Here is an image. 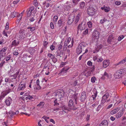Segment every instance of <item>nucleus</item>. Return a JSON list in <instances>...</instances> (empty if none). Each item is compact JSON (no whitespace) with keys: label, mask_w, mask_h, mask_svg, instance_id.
Here are the masks:
<instances>
[{"label":"nucleus","mask_w":126,"mask_h":126,"mask_svg":"<svg viewBox=\"0 0 126 126\" xmlns=\"http://www.w3.org/2000/svg\"><path fill=\"white\" fill-rule=\"evenodd\" d=\"M80 0H73V2L75 4H77L78 3V2Z\"/></svg>","instance_id":"49"},{"label":"nucleus","mask_w":126,"mask_h":126,"mask_svg":"<svg viewBox=\"0 0 126 126\" xmlns=\"http://www.w3.org/2000/svg\"><path fill=\"white\" fill-rule=\"evenodd\" d=\"M45 104V103L43 102H41L40 103L37 105L38 107L43 106Z\"/></svg>","instance_id":"40"},{"label":"nucleus","mask_w":126,"mask_h":126,"mask_svg":"<svg viewBox=\"0 0 126 126\" xmlns=\"http://www.w3.org/2000/svg\"><path fill=\"white\" fill-rule=\"evenodd\" d=\"M9 23L8 22H7L6 24V25L5 27V29L6 30H8L9 29Z\"/></svg>","instance_id":"54"},{"label":"nucleus","mask_w":126,"mask_h":126,"mask_svg":"<svg viewBox=\"0 0 126 126\" xmlns=\"http://www.w3.org/2000/svg\"><path fill=\"white\" fill-rule=\"evenodd\" d=\"M103 47V45L101 44L99 45H97L96 47H95V50L96 51V52H98L99 50L101 48Z\"/></svg>","instance_id":"24"},{"label":"nucleus","mask_w":126,"mask_h":126,"mask_svg":"<svg viewBox=\"0 0 126 126\" xmlns=\"http://www.w3.org/2000/svg\"><path fill=\"white\" fill-rule=\"evenodd\" d=\"M26 88V83L21 82L18 86V90H23Z\"/></svg>","instance_id":"9"},{"label":"nucleus","mask_w":126,"mask_h":126,"mask_svg":"<svg viewBox=\"0 0 126 126\" xmlns=\"http://www.w3.org/2000/svg\"><path fill=\"white\" fill-rule=\"evenodd\" d=\"M88 29H86L84 32H83V34L84 35H86L88 33Z\"/></svg>","instance_id":"55"},{"label":"nucleus","mask_w":126,"mask_h":126,"mask_svg":"<svg viewBox=\"0 0 126 126\" xmlns=\"http://www.w3.org/2000/svg\"><path fill=\"white\" fill-rule=\"evenodd\" d=\"M84 47L82 43H81L78 46L77 49V53L78 54H80L81 53L82 49Z\"/></svg>","instance_id":"8"},{"label":"nucleus","mask_w":126,"mask_h":126,"mask_svg":"<svg viewBox=\"0 0 126 126\" xmlns=\"http://www.w3.org/2000/svg\"><path fill=\"white\" fill-rule=\"evenodd\" d=\"M96 79L95 77H93L91 78V81L93 83H94Z\"/></svg>","instance_id":"44"},{"label":"nucleus","mask_w":126,"mask_h":126,"mask_svg":"<svg viewBox=\"0 0 126 126\" xmlns=\"http://www.w3.org/2000/svg\"><path fill=\"white\" fill-rule=\"evenodd\" d=\"M110 63L108 60L104 61L103 62V66L104 68L108 67Z\"/></svg>","instance_id":"18"},{"label":"nucleus","mask_w":126,"mask_h":126,"mask_svg":"<svg viewBox=\"0 0 126 126\" xmlns=\"http://www.w3.org/2000/svg\"><path fill=\"white\" fill-rule=\"evenodd\" d=\"M19 41L18 40L16 41V40H14L12 42L11 44V47H13L14 46L17 45L19 44Z\"/></svg>","instance_id":"20"},{"label":"nucleus","mask_w":126,"mask_h":126,"mask_svg":"<svg viewBox=\"0 0 126 126\" xmlns=\"http://www.w3.org/2000/svg\"><path fill=\"white\" fill-rule=\"evenodd\" d=\"M91 72L90 71L88 72L87 73L85 74V75L87 77L90 76L91 75Z\"/></svg>","instance_id":"50"},{"label":"nucleus","mask_w":126,"mask_h":126,"mask_svg":"<svg viewBox=\"0 0 126 126\" xmlns=\"http://www.w3.org/2000/svg\"><path fill=\"white\" fill-rule=\"evenodd\" d=\"M58 19V17L57 16H55L53 20V22L54 24H56Z\"/></svg>","instance_id":"29"},{"label":"nucleus","mask_w":126,"mask_h":126,"mask_svg":"<svg viewBox=\"0 0 126 126\" xmlns=\"http://www.w3.org/2000/svg\"><path fill=\"white\" fill-rule=\"evenodd\" d=\"M71 40V38L69 37L68 38L67 40V41H65V42H66V43H67V44H70V41Z\"/></svg>","instance_id":"46"},{"label":"nucleus","mask_w":126,"mask_h":126,"mask_svg":"<svg viewBox=\"0 0 126 126\" xmlns=\"http://www.w3.org/2000/svg\"><path fill=\"white\" fill-rule=\"evenodd\" d=\"M126 70V69L124 68L117 71L115 75V77L116 78H120L124 75Z\"/></svg>","instance_id":"3"},{"label":"nucleus","mask_w":126,"mask_h":126,"mask_svg":"<svg viewBox=\"0 0 126 126\" xmlns=\"http://www.w3.org/2000/svg\"><path fill=\"white\" fill-rule=\"evenodd\" d=\"M86 23L84 21H83L82 23L80 24L79 26V29L81 30H83L85 29L86 27Z\"/></svg>","instance_id":"11"},{"label":"nucleus","mask_w":126,"mask_h":126,"mask_svg":"<svg viewBox=\"0 0 126 126\" xmlns=\"http://www.w3.org/2000/svg\"><path fill=\"white\" fill-rule=\"evenodd\" d=\"M47 55L51 59H53L55 58V56L51 53H48Z\"/></svg>","instance_id":"31"},{"label":"nucleus","mask_w":126,"mask_h":126,"mask_svg":"<svg viewBox=\"0 0 126 126\" xmlns=\"http://www.w3.org/2000/svg\"><path fill=\"white\" fill-rule=\"evenodd\" d=\"M92 3H91L92 4ZM94 4H91L90 6L87 9V12L88 15L90 16H93L96 11V8Z\"/></svg>","instance_id":"1"},{"label":"nucleus","mask_w":126,"mask_h":126,"mask_svg":"<svg viewBox=\"0 0 126 126\" xmlns=\"http://www.w3.org/2000/svg\"><path fill=\"white\" fill-rule=\"evenodd\" d=\"M57 99L56 98V99L54 101V106H57L60 105L59 102V103H58L57 101Z\"/></svg>","instance_id":"43"},{"label":"nucleus","mask_w":126,"mask_h":126,"mask_svg":"<svg viewBox=\"0 0 126 126\" xmlns=\"http://www.w3.org/2000/svg\"><path fill=\"white\" fill-rule=\"evenodd\" d=\"M95 67L94 65H93L91 69L90 70L91 72H93L94 70Z\"/></svg>","instance_id":"57"},{"label":"nucleus","mask_w":126,"mask_h":126,"mask_svg":"<svg viewBox=\"0 0 126 126\" xmlns=\"http://www.w3.org/2000/svg\"><path fill=\"white\" fill-rule=\"evenodd\" d=\"M102 58L101 57H100L98 59L97 61L98 62H101L102 61Z\"/></svg>","instance_id":"56"},{"label":"nucleus","mask_w":126,"mask_h":126,"mask_svg":"<svg viewBox=\"0 0 126 126\" xmlns=\"http://www.w3.org/2000/svg\"><path fill=\"white\" fill-rule=\"evenodd\" d=\"M78 95V94L75 93L72 96L73 99L74 100H75V103L76 104H77V98Z\"/></svg>","instance_id":"16"},{"label":"nucleus","mask_w":126,"mask_h":126,"mask_svg":"<svg viewBox=\"0 0 126 126\" xmlns=\"http://www.w3.org/2000/svg\"><path fill=\"white\" fill-rule=\"evenodd\" d=\"M111 94V93L110 92H107L103 96L101 103L102 105H103V104H104L106 100L108 97L110 95V94Z\"/></svg>","instance_id":"6"},{"label":"nucleus","mask_w":126,"mask_h":126,"mask_svg":"<svg viewBox=\"0 0 126 126\" xmlns=\"http://www.w3.org/2000/svg\"><path fill=\"white\" fill-rule=\"evenodd\" d=\"M11 55H9L6 57L4 59H6V61H8L11 58Z\"/></svg>","instance_id":"39"},{"label":"nucleus","mask_w":126,"mask_h":126,"mask_svg":"<svg viewBox=\"0 0 126 126\" xmlns=\"http://www.w3.org/2000/svg\"><path fill=\"white\" fill-rule=\"evenodd\" d=\"M6 95V94L3 93V92H2L1 93V95L0 96V100H2Z\"/></svg>","instance_id":"32"},{"label":"nucleus","mask_w":126,"mask_h":126,"mask_svg":"<svg viewBox=\"0 0 126 126\" xmlns=\"http://www.w3.org/2000/svg\"><path fill=\"white\" fill-rule=\"evenodd\" d=\"M38 3L37 1H34V5L35 6H37L38 5Z\"/></svg>","instance_id":"61"},{"label":"nucleus","mask_w":126,"mask_h":126,"mask_svg":"<svg viewBox=\"0 0 126 126\" xmlns=\"http://www.w3.org/2000/svg\"><path fill=\"white\" fill-rule=\"evenodd\" d=\"M11 16L14 18L17 16L18 15V13L14 11L13 12L11 13Z\"/></svg>","instance_id":"28"},{"label":"nucleus","mask_w":126,"mask_h":126,"mask_svg":"<svg viewBox=\"0 0 126 126\" xmlns=\"http://www.w3.org/2000/svg\"><path fill=\"white\" fill-rule=\"evenodd\" d=\"M56 55L57 56H60L62 57L63 55V52L62 51L58 50L56 52Z\"/></svg>","instance_id":"25"},{"label":"nucleus","mask_w":126,"mask_h":126,"mask_svg":"<svg viewBox=\"0 0 126 126\" xmlns=\"http://www.w3.org/2000/svg\"><path fill=\"white\" fill-rule=\"evenodd\" d=\"M68 47L70 48L73 45V41H72L71 43H70V44H69L68 45Z\"/></svg>","instance_id":"51"},{"label":"nucleus","mask_w":126,"mask_h":126,"mask_svg":"<svg viewBox=\"0 0 126 126\" xmlns=\"http://www.w3.org/2000/svg\"><path fill=\"white\" fill-rule=\"evenodd\" d=\"M120 110L119 108H117L112 110L111 112L110 113L111 114H113L117 112Z\"/></svg>","instance_id":"23"},{"label":"nucleus","mask_w":126,"mask_h":126,"mask_svg":"<svg viewBox=\"0 0 126 126\" xmlns=\"http://www.w3.org/2000/svg\"><path fill=\"white\" fill-rule=\"evenodd\" d=\"M94 95H92V97L94 100L95 99V98L97 95V92L96 89H94L93 91Z\"/></svg>","instance_id":"22"},{"label":"nucleus","mask_w":126,"mask_h":126,"mask_svg":"<svg viewBox=\"0 0 126 126\" xmlns=\"http://www.w3.org/2000/svg\"><path fill=\"white\" fill-rule=\"evenodd\" d=\"M111 78V75L110 74H108L107 72H105L101 78L103 79H110Z\"/></svg>","instance_id":"12"},{"label":"nucleus","mask_w":126,"mask_h":126,"mask_svg":"<svg viewBox=\"0 0 126 126\" xmlns=\"http://www.w3.org/2000/svg\"><path fill=\"white\" fill-rule=\"evenodd\" d=\"M68 45V44H67V43H66V42H65L63 46V50H66L67 46Z\"/></svg>","instance_id":"42"},{"label":"nucleus","mask_w":126,"mask_h":126,"mask_svg":"<svg viewBox=\"0 0 126 126\" xmlns=\"http://www.w3.org/2000/svg\"><path fill=\"white\" fill-rule=\"evenodd\" d=\"M68 107L69 109L72 110H75L77 108V107L74 105V102L72 99L69 100Z\"/></svg>","instance_id":"5"},{"label":"nucleus","mask_w":126,"mask_h":126,"mask_svg":"<svg viewBox=\"0 0 126 126\" xmlns=\"http://www.w3.org/2000/svg\"><path fill=\"white\" fill-rule=\"evenodd\" d=\"M5 63V62L4 61L0 63V65L1 68H2V67L3 66V64H4Z\"/></svg>","instance_id":"62"},{"label":"nucleus","mask_w":126,"mask_h":126,"mask_svg":"<svg viewBox=\"0 0 126 126\" xmlns=\"http://www.w3.org/2000/svg\"><path fill=\"white\" fill-rule=\"evenodd\" d=\"M35 27H31L30 28V30L31 32H33L35 30Z\"/></svg>","instance_id":"63"},{"label":"nucleus","mask_w":126,"mask_h":126,"mask_svg":"<svg viewBox=\"0 0 126 126\" xmlns=\"http://www.w3.org/2000/svg\"><path fill=\"white\" fill-rule=\"evenodd\" d=\"M6 104L7 105L9 106L10 104V101L7 99L5 101Z\"/></svg>","instance_id":"41"},{"label":"nucleus","mask_w":126,"mask_h":126,"mask_svg":"<svg viewBox=\"0 0 126 126\" xmlns=\"http://www.w3.org/2000/svg\"><path fill=\"white\" fill-rule=\"evenodd\" d=\"M62 20L61 19L59 20L58 21V24L59 26L60 27L62 25Z\"/></svg>","instance_id":"47"},{"label":"nucleus","mask_w":126,"mask_h":126,"mask_svg":"<svg viewBox=\"0 0 126 126\" xmlns=\"http://www.w3.org/2000/svg\"><path fill=\"white\" fill-rule=\"evenodd\" d=\"M50 26L51 28L52 29L54 28V24L52 22H51L50 24Z\"/></svg>","instance_id":"58"},{"label":"nucleus","mask_w":126,"mask_h":126,"mask_svg":"<svg viewBox=\"0 0 126 126\" xmlns=\"http://www.w3.org/2000/svg\"><path fill=\"white\" fill-rule=\"evenodd\" d=\"M86 98V94L85 91H83L81 94V96L80 97V100L81 102H83Z\"/></svg>","instance_id":"7"},{"label":"nucleus","mask_w":126,"mask_h":126,"mask_svg":"<svg viewBox=\"0 0 126 126\" xmlns=\"http://www.w3.org/2000/svg\"><path fill=\"white\" fill-rule=\"evenodd\" d=\"M108 122L107 120H104L103 121L99 126H108Z\"/></svg>","instance_id":"17"},{"label":"nucleus","mask_w":126,"mask_h":126,"mask_svg":"<svg viewBox=\"0 0 126 126\" xmlns=\"http://www.w3.org/2000/svg\"><path fill=\"white\" fill-rule=\"evenodd\" d=\"M79 15H78L77 16L76 18V20L75 21V24H76L78 22L79 20Z\"/></svg>","instance_id":"37"},{"label":"nucleus","mask_w":126,"mask_h":126,"mask_svg":"<svg viewBox=\"0 0 126 126\" xmlns=\"http://www.w3.org/2000/svg\"><path fill=\"white\" fill-rule=\"evenodd\" d=\"M11 91V90L10 89H9L8 90H5L3 92H4L5 94H6V95L7 94L9 93Z\"/></svg>","instance_id":"45"},{"label":"nucleus","mask_w":126,"mask_h":126,"mask_svg":"<svg viewBox=\"0 0 126 126\" xmlns=\"http://www.w3.org/2000/svg\"><path fill=\"white\" fill-rule=\"evenodd\" d=\"M59 108H60L61 110H68L67 108L65 106H59Z\"/></svg>","instance_id":"35"},{"label":"nucleus","mask_w":126,"mask_h":126,"mask_svg":"<svg viewBox=\"0 0 126 126\" xmlns=\"http://www.w3.org/2000/svg\"><path fill=\"white\" fill-rule=\"evenodd\" d=\"M69 69V68L68 67H65L62 69L61 70V73H62L63 72H65L63 73H66V71L68 70Z\"/></svg>","instance_id":"27"},{"label":"nucleus","mask_w":126,"mask_h":126,"mask_svg":"<svg viewBox=\"0 0 126 126\" xmlns=\"http://www.w3.org/2000/svg\"><path fill=\"white\" fill-rule=\"evenodd\" d=\"M101 107V106L100 105H99L98 106V107L97 108V109L96 110L97 111H99L100 109V108Z\"/></svg>","instance_id":"64"},{"label":"nucleus","mask_w":126,"mask_h":126,"mask_svg":"<svg viewBox=\"0 0 126 126\" xmlns=\"http://www.w3.org/2000/svg\"><path fill=\"white\" fill-rule=\"evenodd\" d=\"M123 111L121 110H120L118 113H117L116 115V117L117 118H119L121 117L122 115L123 114Z\"/></svg>","instance_id":"21"},{"label":"nucleus","mask_w":126,"mask_h":126,"mask_svg":"<svg viewBox=\"0 0 126 126\" xmlns=\"http://www.w3.org/2000/svg\"><path fill=\"white\" fill-rule=\"evenodd\" d=\"M101 9L102 10H104L105 12H108L110 10V8L109 7L105 6V5H104L103 7H101Z\"/></svg>","instance_id":"15"},{"label":"nucleus","mask_w":126,"mask_h":126,"mask_svg":"<svg viewBox=\"0 0 126 126\" xmlns=\"http://www.w3.org/2000/svg\"><path fill=\"white\" fill-rule=\"evenodd\" d=\"M55 46L53 45H51L50 47V48L52 50H54L55 49Z\"/></svg>","instance_id":"59"},{"label":"nucleus","mask_w":126,"mask_h":126,"mask_svg":"<svg viewBox=\"0 0 126 126\" xmlns=\"http://www.w3.org/2000/svg\"><path fill=\"white\" fill-rule=\"evenodd\" d=\"M64 92L63 90L59 89L57 90L56 93V98L57 100L60 101L62 99L63 97Z\"/></svg>","instance_id":"2"},{"label":"nucleus","mask_w":126,"mask_h":126,"mask_svg":"<svg viewBox=\"0 0 126 126\" xmlns=\"http://www.w3.org/2000/svg\"><path fill=\"white\" fill-rule=\"evenodd\" d=\"M35 19L33 17H31L29 19V20L31 22H33L34 20Z\"/></svg>","instance_id":"60"},{"label":"nucleus","mask_w":126,"mask_h":126,"mask_svg":"<svg viewBox=\"0 0 126 126\" xmlns=\"http://www.w3.org/2000/svg\"><path fill=\"white\" fill-rule=\"evenodd\" d=\"M124 37L123 35L120 36H119L118 39V41H120L121 40H122Z\"/></svg>","instance_id":"48"},{"label":"nucleus","mask_w":126,"mask_h":126,"mask_svg":"<svg viewBox=\"0 0 126 126\" xmlns=\"http://www.w3.org/2000/svg\"><path fill=\"white\" fill-rule=\"evenodd\" d=\"M115 4L116 5H120L121 3L120 1H118L117 0L115 2Z\"/></svg>","instance_id":"52"},{"label":"nucleus","mask_w":126,"mask_h":126,"mask_svg":"<svg viewBox=\"0 0 126 126\" xmlns=\"http://www.w3.org/2000/svg\"><path fill=\"white\" fill-rule=\"evenodd\" d=\"M126 62V57L124 59L121 61L120 62L118 63L115 64L116 65H118L120 64H122Z\"/></svg>","instance_id":"26"},{"label":"nucleus","mask_w":126,"mask_h":126,"mask_svg":"<svg viewBox=\"0 0 126 126\" xmlns=\"http://www.w3.org/2000/svg\"><path fill=\"white\" fill-rule=\"evenodd\" d=\"M87 25L89 28H91L92 27V23L91 21H89L87 22Z\"/></svg>","instance_id":"38"},{"label":"nucleus","mask_w":126,"mask_h":126,"mask_svg":"<svg viewBox=\"0 0 126 126\" xmlns=\"http://www.w3.org/2000/svg\"><path fill=\"white\" fill-rule=\"evenodd\" d=\"M116 39L114 38L113 36L112 35L110 34L109 36L107 41L109 43L112 44L114 45L117 44V43L116 42Z\"/></svg>","instance_id":"4"},{"label":"nucleus","mask_w":126,"mask_h":126,"mask_svg":"<svg viewBox=\"0 0 126 126\" xmlns=\"http://www.w3.org/2000/svg\"><path fill=\"white\" fill-rule=\"evenodd\" d=\"M99 32L97 31H94L93 33V37H94V39H98L99 37Z\"/></svg>","instance_id":"13"},{"label":"nucleus","mask_w":126,"mask_h":126,"mask_svg":"<svg viewBox=\"0 0 126 126\" xmlns=\"http://www.w3.org/2000/svg\"><path fill=\"white\" fill-rule=\"evenodd\" d=\"M31 12L30 11V10L28 9L27 10V16L28 17H30L31 14Z\"/></svg>","instance_id":"30"},{"label":"nucleus","mask_w":126,"mask_h":126,"mask_svg":"<svg viewBox=\"0 0 126 126\" xmlns=\"http://www.w3.org/2000/svg\"><path fill=\"white\" fill-rule=\"evenodd\" d=\"M19 33L20 34V38L23 39L26 37V34L24 31H23L22 30H21L19 31Z\"/></svg>","instance_id":"14"},{"label":"nucleus","mask_w":126,"mask_h":126,"mask_svg":"<svg viewBox=\"0 0 126 126\" xmlns=\"http://www.w3.org/2000/svg\"><path fill=\"white\" fill-rule=\"evenodd\" d=\"M9 113L10 114V116H12L13 115H15V112H13L12 111H10Z\"/></svg>","instance_id":"53"},{"label":"nucleus","mask_w":126,"mask_h":126,"mask_svg":"<svg viewBox=\"0 0 126 126\" xmlns=\"http://www.w3.org/2000/svg\"><path fill=\"white\" fill-rule=\"evenodd\" d=\"M102 67L101 65L100 64H98L96 65L95 68L99 70L101 69Z\"/></svg>","instance_id":"34"},{"label":"nucleus","mask_w":126,"mask_h":126,"mask_svg":"<svg viewBox=\"0 0 126 126\" xmlns=\"http://www.w3.org/2000/svg\"><path fill=\"white\" fill-rule=\"evenodd\" d=\"M36 84L37 86L34 87V89H36V90H39L41 89V87L39 85V79H37L36 82Z\"/></svg>","instance_id":"19"},{"label":"nucleus","mask_w":126,"mask_h":126,"mask_svg":"<svg viewBox=\"0 0 126 126\" xmlns=\"http://www.w3.org/2000/svg\"><path fill=\"white\" fill-rule=\"evenodd\" d=\"M85 5V3L84 2H82L80 3V7L81 8H82L84 7Z\"/></svg>","instance_id":"36"},{"label":"nucleus","mask_w":126,"mask_h":126,"mask_svg":"<svg viewBox=\"0 0 126 126\" xmlns=\"http://www.w3.org/2000/svg\"><path fill=\"white\" fill-rule=\"evenodd\" d=\"M19 73V71H18V72H17L14 75H13L12 76L13 77L14 79H15L16 78L17 76L18 75ZM13 79V78L12 79Z\"/></svg>","instance_id":"33"},{"label":"nucleus","mask_w":126,"mask_h":126,"mask_svg":"<svg viewBox=\"0 0 126 126\" xmlns=\"http://www.w3.org/2000/svg\"><path fill=\"white\" fill-rule=\"evenodd\" d=\"M74 18V15H70L69 16L67 21L68 24L69 25L71 24L73 22Z\"/></svg>","instance_id":"10"}]
</instances>
